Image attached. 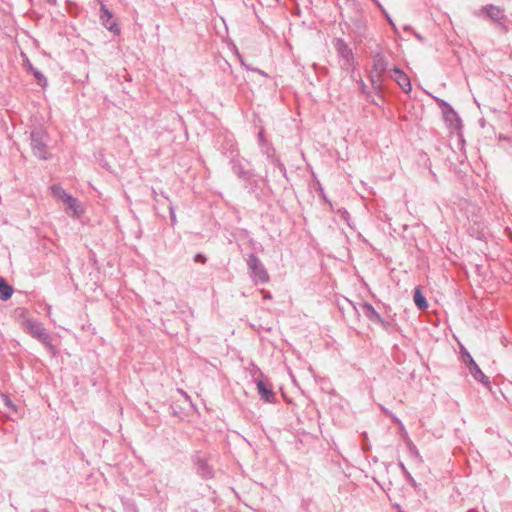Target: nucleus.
<instances>
[{
  "instance_id": "nucleus-1",
  "label": "nucleus",
  "mask_w": 512,
  "mask_h": 512,
  "mask_svg": "<svg viewBox=\"0 0 512 512\" xmlns=\"http://www.w3.org/2000/svg\"><path fill=\"white\" fill-rule=\"evenodd\" d=\"M31 148L34 156L41 160H48L51 155L47 151L49 134L42 127L34 128L30 133Z\"/></svg>"
},
{
  "instance_id": "nucleus-2",
  "label": "nucleus",
  "mask_w": 512,
  "mask_h": 512,
  "mask_svg": "<svg viewBox=\"0 0 512 512\" xmlns=\"http://www.w3.org/2000/svg\"><path fill=\"white\" fill-rule=\"evenodd\" d=\"M213 460L211 453H204L201 450L195 451L191 456V461L196 469V474L202 479H212L215 475V470L210 462Z\"/></svg>"
},
{
  "instance_id": "nucleus-3",
  "label": "nucleus",
  "mask_w": 512,
  "mask_h": 512,
  "mask_svg": "<svg viewBox=\"0 0 512 512\" xmlns=\"http://www.w3.org/2000/svg\"><path fill=\"white\" fill-rule=\"evenodd\" d=\"M23 330L31 337L40 341L47 348L51 350L54 349L50 334L40 322L31 318H25V322L23 323Z\"/></svg>"
},
{
  "instance_id": "nucleus-4",
  "label": "nucleus",
  "mask_w": 512,
  "mask_h": 512,
  "mask_svg": "<svg viewBox=\"0 0 512 512\" xmlns=\"http://www.w3.org/2000/svg\"><path fill=\"white\" fill-rule=\"evenodd\" d=\"M477 15L484 16L485 18H488L491 21L495 22L498 25V27H500L502 32L506 33L509 31L507 17L505 15L503 8L493 4H487L481 7Z\"/></svg>"
},
{
  "instance_id": "nucleus-5",
  "label": "nucleus",
  "mask_w": 512,
  "mask_h": 512,
  "mask_svg": "<svg viewBox=\"0 0 512 512\" xmlns=\"http://www.w3.org/2000/svg\"><path fill=\"white\" fill-rule=\"evenodd\" d=\"M250 272V277L255 284H265L269 281V275L260 259L254 254L250 253L246 260Z\"/></svg>"
},
{
  "instance_id": "nucleus-6",
  "label": "nucleus",
  "mask_w": 512,
  "mask_h": 512,
  "mask_svg": "<svg viewBox=\"0 0 512 512\" xmlns=\"http://www.w3.org/2000/svg\"><path fill=\"white\" fill-rule=\"evenodd\" d=\"M230 165L233 173L242 181L249 180L254 172L253 169L248 167L250 163L246 159L240 158L238 155H232L230 157Z\"/></svg>"
},
{
  "instance_id": "nucleus-7",
  "label": "nucleus",
  "mask_w": 512,
  "mask_h": 512,
  "mask_svg": "<svg viewBox=\"0 0 512 512\" xmlns=\"http://www.w3.org/2000/svg\"><path fill=\"white\" fill-rule=\"evenodd\" d=\"M333 44L337 54L344 61V66L346 68L352 66L354 63V53L349 45L342 38H336Z\"/></svg>"
},
{
  "instance_id": "nucleus-8",
  "label": "nucleus",
  "mask_w": 512,
  "mask_h": 512,
  "mask_svg": "<svg viewBox=\"0 0 512 512\" xmlns=\"http://www.w3.org/2000/svg\"><path fill=\"white\" fill-rule=\"evenodd\" d=\"M100 21L101 24L114 35L120 34L119 25L114 20L112 12L103 3H101L100 6Z\"/></svg>"
},
{
  "instance_id": "nucleus-9",
  "label": "nucleus",
  "mask_w": 512,
  "mask_h": 512,
  "mask_svg": "<svg viewBox=\"0 0 512 512\" xmlns=\"http://www.w3.org/2000/svg\"><path fill=\"white\" fill-rule=\"evenodd\" d=\"M389 76L396 81V83L401 87L404 93L408 94L412 90V85L407 74L395 66L389 71Z\"/></svg>"
},
{
  "instance_id": "nucleus-10",
  "label": "nucleus",
  "mask_w": 512,
  "mask_h": 512,
  "mask_svg": "<svg viewBox=\"0 0 512 512\" xmlns=\"http://www.w3.org/2000/svg\"><path fill=\"white\" fill-rule=\"evenodd\" d=\"M262 154L266 156L267 160L279 169L283 177L288 179L287 170L284 163L275 155V149L272 144H267L265 149L261 150Z\"/></svg>"
},
{
  "instance_id": "nucleus-11",
  "label": "nucleus",
  "mask_w": 512,
  "mask_h": 512,
  "mask_svg": "<svg viewBox=\"0 0 512 512\" xmlns=\"http://www.w3.org/2000/svg\"><path fill=\"white\" fill-rule=\"evenodd\" d=\"M257 391L261 399L267 403H274L276 401V395L270 384L259 379L256 381Z\"/></svg>"
},
{
  "instance_id": "nucleus-12",
  "label": "nucleus",
  "mask_w": 512,
  "mask_h": 512,
  "mask_svg": "<svg viewBox=\"0 0 512 512\" xmlns=\"http://www.w3.org/2000/svg\"><path fill=\"white\" fill-rule=\"evenodd\" d=\"M359 307L363 315L372 323H382L381 315L375 310V308L368 302H361Z\"/></svg>"
},
{
  "instance_id": "nucleus-13",
  "label": "nucleus",
  "mask_w": 512,
  "mask_h": 512,
  "mask_svg": "<svg viewBox=\"0 0 512 512\" xmlns=\"http://www.w3.org/2000/svg\"><path fill=\"white\" fill-rule=\"evenodd\" d=\"M388 69V62L382 53H377L373 57L372 71L378 74H384Z\"/></svg>"
},
{
  "instance_id": "nucleus-14",
  "label": "nucleus",
  "mask_w": 512,
  "mask_h": 512,
  "mask_svg": "<svg viewBox=\"0 0 512 512\" xmlns=\"http://www.w3.org/2000/svg\"><path fill=\"white\" fill-rule=\"evenodd\" d=\"M25 67H26L27 71L30 72L35 77L39 86H41L42 88L47 87V85H48L47 78L44 76V74L41 71H39L37 68H35L28 59L26 61Z\"/></svg>"
},
{
  "instance_id": "nucleus-15",
  "label": "nucleus",
  "mask_w": 512,
  "mask_h": 512,
  "mask_svg": "<svg viewBox=\"0 0 512 512\" xmlns=\"http://www.w3.org/2000/svg\"><path fill=\"white\" fill-rule=\"evenodd\" d=\"M255 172L252 173L251 178L249 180H243L244 188L247 190L249 194L255 195L259 197L260 194V185L258 180L255 178Z\"/></svg>"
},
{
  "instance_id": "nucleus-16",
  "label": "nucleus",
  "mask_w": 512,
  "mask_h": 512,
  "mask_svg": "<svg viewBox=\"0 0 512 512\" xmlns=\"http://www.w3.org/2000/svg\"><path fill=\"white\" fill-rule=\"evenodd\" d=\"M468 370L476 381H478L484 385L490 384L489 378L482 372V370L480 369V367L478 366L477 363H475L471 367H469Z\"/></svg>"
},
{
  "instance_id": "nucleus-17",
  "label": "nucleus",
  "mask_w": 512,
  "mask_h": 512,
  "mask_svg": "<svg viewBox=\"0 0 512 512\" xmlns=\"http://www.w3.org/2000/svg\"><path fill=\"white\" fill-rule=\"evenodd\" d=\"M13 291V287L3 277H0V300H9L12 297Z\"/></svg>"
},
{
  "instance_id": "nucleus-18",
  "label": "nucleus",
  "mask_w": 512,
  "mask_h": 512,
  "mask_svg": "<svg viewBox=\"0 0 512 512\" xmlns=\"http://www.w3.org/2000/svg\"><path fill=\"white\" fill-rule=\"evenodd\" d=\"M414 303L420 310L428 308V301L422 294L419 287H416L414 290Z\"/></svg>"
},
{
  "instance_id": "nucleus-19",
  "label": "nucleus",
  "mask_w": 512,
  "mask_h": 512,
  "mask_svg": "<svg viewBox=\"0 0 512 512\" xmlns=\"http://www.w3.org/2000/svg\"><path fill=\"white\" fill-rule=\"evenodd\" d=\"M64 203L67 204L68 209L73 211V216H79L81 210L78 200L75 197H73L72 195L67 196L66 201Z\"/></svg>"
},
{
  "instance_id": "nucleus-20",
  "label": "nucleus",
  "mask_w": 512,
  "mask_h": 512,
  "mask_svg": "<svg viewBox=\"0 0 512 512\" xmlns=\"http://www.w3.org/2000/svg\"><path fill=\"white\" fill-rule=\"evenodd\" d=\"M383 75L384 74H378L375 72H371L369 75L370 81L372 83L373 88L376 91H380L383 84Z\"/></svg>"
},
{
  "instance_id": "nucleus-21",
  "label": "nucleus",
  "mask_w": 512,
  "mask_h": 512,
  "mask_svg": "<svg viewBox=\"0 0 512 512\" xmlns=\"http://www.w3.org/2000/svg\"><path fill=\"white\" fill-rule=\"evenodd\" d=\"M51 193L54 197L62 200L63 202L66 201V197L70 196L60 185L54 184L51 186Z\"/></svg>"
},
{
  "instance_id": "nucleus-22",
  "label": "nucleus",
  "mask_w": 512,
  "mask_h": 512,
  "mask_svg": "<svg viewBox=\"0 0 512 512\" xmlns=\"http://www.w3.org/2000/svg\"><path fill=\"white\" fill-rule=\"evenodd\" d=\"M460 358H461L462 363L467 368L471 367L473 364L476 363L475 360L473 359V357L471 356V354L464 347H461Z\"/></svg>"
},
{
  "instance_id": "nucleus-23",
  "label": "nucleus",
  "mask_w": 512,
  "mask_h": 512,
  "mask_svg": "<svg viewBox=\"0 0 512 512\" xmlns=\"http://www.w3.org/2000/svg\"><path fill=\"white\" fill-rule=\"evenodd\" d=\"M442 111L446 120H452V118L459 120L458 114L450 104H445V108Z\"/></svg>"
},
{
  "instance_id": "nucleus-24",
  "label": "nucleus",
  "mask_w": 512,
  "mask_h": 512,
  "mask_svg": "<svg viewBox=\"0 0 512 512\" xmlns=\"http://www.w3.org/2000/svg\"><path fill=\"white\" fill-rule=\"evenodd\" d=\"M442 111L446 120H452V118L459 120L458 114L450 104H445V108Z\"/></svg>"
},
{
  "instance_id": "nucleus-25",
  "label": "nucleus",
  "mask_w": 512,
  "mask_h": 512,
  "mask_svg": "<svg viewBox=\"0 0 512 512\" xmlns=\"http://www.w3.org/2000/svg\"><path fill=\"white\" fill-rule=\"evenodd\" d=\"M399 467L404 475V477L406 478L407 482L413 486L414 488H417L418 487V484L417 482L415 481V479L412 477V475L408 472V470L406 469L405 465L402 463V462H399Z\"/></svg>"
},
{
  "instance_id": "nucleus-26",
  "label": "nucleus",
  "mask_w": 512,
  "mask_h": 512,
  "mask_svg": "<svg viewBox=\"0 0 512 512\" xmlns=\"http://www.w3.org/2000/svg\"><path fill=\"white\" fill-rule=\"evenodd\" d=\"M376 5L379 7V9L381 10V12L383 13L384 17L386 18L387 22L389 23V25L393 28L394 32L397 33L398 32V29L393 21V19L391 18V16L387 13V11L384 9V7L381 5V3L378 1L376 3Z\"/></svg>"
},
{
  "instance_id": "nucleus-27",
  "label": "nucleus",
  "mask_w": 512,
  "mask_h": 512,
  "mask_svg": "<svg viewBox=\"0 0 512 512\" xmlns=\"http://www.w3.org/2000/svg\"><path fill=\"white\" fill-rule=\"evenodd\" d=\"M15 312L18 320L21 322V325L23 326L25 318H29V311L26 308H17Z\"/></svg>"
},
{
  "instance_id": "nucleus-28",
  "label": "nucleus",
  "mask_w": 512,
  "mask_h": 512,
  "mask_svg": "<svg viewBox=\"0 0 512 512\" xmlns=\"http://www.w3.org/2000/svg\"><path fill=\"white\" fill-rule=\"evenodd\" d=\"M2 401L6 407L11 409L13 412L17 413V406L12 402L8 395H2Z\"/></svg>"
},
{
  "instance_id": "nucleus-29",
  "label": "nucleus",
  "mask_w": 512,
  "mask_h": 512,
  "mask_svg": "<svg viewBox=\"0 0 512 512\" xmlns=\"http://www.w3.org/2000/svg\"><path fill=\"white\" fill-rule=\"evenodd\" d=\"M408 449H409L410 455L412 457L416 458L417 460H421L420 453H419L418 449L416 448V446L412 442L408 443Z\"/></svg>"
},
{
  "instance_id": "nucleus-30",
  "label": "nucleus",
  "mask_w": 512,
  "mask_h": 512,
  "mask_svg": "<svg viewBox=\"0 0 512 512\" xmlns=\"http://www.w3.org/2000/svg\"><path fill=\"white\" fill-rule=\"evenodd\" d=\"M258 144L262 147V149H265L267 147V144H270L264 136V130L261 129L258 133Z\"/></svg>"
},
{
  "instance_id": "nucleus-31",
  "label": "nucleus",
  "mask_w": 512,
  "mask_h": 512,
  "mask_svg": "<svg viewBox=\"0 0 512 512\" xmlns=\"http://www.w3.org/2000/svg\"><path fill=\"white\" fill-rule=\"evenodd\" d=\"M169 214H170V222L171 226H175L177 223L175 208L172 204L169 205Z\"/></svg>"
},
{
  "instance_id": "nucleus-32",
  "label": "nucleus",
  "mask_w": 512,
  "mask_h": 512,
  "mask_svg": "<svg viewBox=\"0 0 512 512\" xmlns=\"http://www.w3.org/2000/svg\"><path fill=\"white\" fill-rule=\"evenodd\" d=\"M194 261H195V262H197V263L204 264V263H206L207 258H206V256H205L204 254H202V253H196V254L194 255Z\"/></svg>"
},
{
  "instance_id": "nucleus-33",
  "label": "nucleus",
  "mask_w": 512,
  "mask_h": 512,
  "mask_svg": "<svg viewBox=\"0 0 512 512\" xmlns=\"http://www.w3.org/2000/svg\"><path fill=\"white\" fill-rule=\"evenodd\" d=\"M359 86H360L361 93L368 95V93H369L368 86L364 83L363 80L359 81Z\"/></svg>"
},
{
  "instance_id": "nucleus-34",
  "label": "nucleus",
  "mask_w": 512,
  "mask_h": 512,
  "mask_svg": "<svg viewBox=\"0 0 512 512\" xmlns=\"http://www.w3.org/2000/svg\"><path fill=\"white\" fill-rule=\"evenodd\" d=\"M413 35H414V37H415L418 41H420V42H422V43L425 41V38H424L421 34L417 33L416 31H413Z\"/></svg>"
},
{
  "instance_id": "nucleus-35",
  "label": "nucleus",
  "mask_w": 512,
  "mask_h": 512,
  "mask_svg": "<svg viewBox=\"0 0 512 512\" xmlns=\"http://www.w3.org/2000/svg\"><path fill=\"white\" fill-rule=\"evenodd\" d=\"M378 325H381L384 329H388V327L390 326V323L388 321H385L383 318H382V323H377Z\"/></svg>"
},
{
  "instance_id": "nucleus-36",
  "label": "nucleus",
  "mask_w": 512,
  "mask_h": 512,
  "mask_svg": "<svg viewBox=\"0 0 512 512\" xmlns=\"http://www.w3.org/2000/svg\"><path fill=\"white\" fill-rule=\"evenodd\" d=\"M341 216H342L343 219L348 220L350 215H349V212L347 210H343L341 212Z\"/></svg>"
},
{
  "instance_id": "nucleus-37",
  "label": "nucleus",
  "mask_w": 512,
  "mask_h": 512,
  "mask_svg": "<svg viewBox=\"0 0 512 512\" xmlns=\"http://www.w3.org/2000/svg\"><path fill=\"white\" fill-rule=\"evenodd\" d=\"M404 30H405V31H411L412 33H413V31H414V30H413V28H412L410 25H405V26H404Z\"/></svg>"
},
{
  "instance_id": "nucleus-38",
  "label": "nucleus",
  "mask_w": 512,
  "mask_h": 512,
  "mask_svg": "<svg viewBox=\"0 0 512 512\" xmlns=\"http://www.w3.org/2000/svg\"><path fill=\"white\" fill-rule=\"evenodd\" d=\"M445 104H448V103L444 100H441L439 105L443 109V108H445Z\"/></svg>"
},
{
  "instance_id": "nucleus-39",
  "label": "nucleus",
  "mask_w": 512,
  "mask_h": 512,
  "mask_svg": "<svg viewBox=\"0 0 512 512\" xmlns=\"http://www.w3.org/2000/svg\"><path fill=\"white\" fill-rule=\"evenodd\" d=\"M161 195H162L166 200L170 201L169 196H168V195H166V194H164V192H161Z\"/></svg>"
},
{
  "instance_id": "nucleus-40",
  "label": "nucleus",
  "mask_w": 512,
  "mask_h": 512,
  "mask_svg": "<svg viewBox=\"0 0 512 512\" xmlns=\"http://www.w3.org/2000/svg\"><path fill=\"white\" fill-rule=\"evenodd\" d=\"M393 420H394V422H395V423H399V424L401 423V422H400V419H399V418H397V417H395V416H393Z\"/></svg>"
},
{
  "instance_id": "nucleus-41",
  "label": "nucleus",
  "mask_w": 512,
  "mask_h": 512,
  "mask_svg": "<svg viewBox=\"0 0 512 512\" xmlns=\"http://www.w3.org/2000/svg\"><path fill=\"white\" fill-rule=\"evenodd\" d=\"M395 508H396V510H398V512L403 511V510L401 509V507H400V505H399V504H396V505H395Z\"/></svg>"
},
{
  "instance_id": "nucleus-42",
  "label": "nucleus",
  "mask_w": 512,
  "mask_h": 512,
  "mask_svg": "<svg viewBox=\"0 0 512 512\" xmlns=\"http://www.w3.org/2000/svg\"><path fill=\"white\" fill-rule=\"evenodd\" d=\"M152 193H153V195H154V196H156V195H157V192H156V190H155V189H153V190H152Z\"/></svg>"
},
{
  "instance_id": "nucleus-43",
  "label": "nucleus",
  "mask_w": 512,
  "mask_h": 512,
  "mask_svg": "<svg viewBox=\"0 0 512 512\" xmlns=\"http://www.w3.org/2000/svg\"><path fill=\"white\" fill-rule=\"evenodd\" d=\"M382 410L384 411V413L389 414L385 408H382Z\"/></svg>"
},
{
  "instance_id": "nucleus-44",
  "label": "nucleus",
  "mask_w": 512,
  "mask_h": 512,
  "mask_svg": "<svg viewBox=\"0 0 512 512\" xmlns=\"http://www.w3.org/2000/svg\"><path fill=\"white\" fill-rule=\"evenodd\" d=\"M375 4L378 2V0H372Z\"/></svg>"
},
{
  "instance_id": "nucleus-45",
  "label": "nucleus",
  "mask_w": 512,
  "mask_h": 512,
  "mask_svg": "<svg viewBox=\"0 0 512 512\" xmlns=\"http://www.w3.org/2000/svg\"><path fill=\"white\" fill-rule=\"evenodd\" d=\"M48 2H51V0H47Z\"/></svg>"
},
{
  "instance_id": "nucleus-46",
  "label": "nucleus",
  "mask_w": 512,
  "mask_h": 512,
  "mask_svg": "<svg viewBox=\"0 0 512 512\" xmlns=\"http://www.w3.org/2000/svg\"><path fill=\"white\" fill-rule=\"evenodd\" d=\"M400 512H405V511H400Z\"/></svg>"
}]
</instances>
